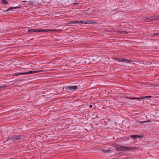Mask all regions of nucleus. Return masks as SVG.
Wrapping results in <instances>:
<instances>
[{"label":"nucleus","mask_w":159,"mask_h":159,"mask_svg":"<svg viewBox=\"0 0 159 159\" xmlns=\"http://www.w3.org/2000/svg\"><path fill=\"white\" fill-rule=\"evenodd\" d=\"M22 135H13L11 137H8L7 140L9 141H13L15 140H18L22 139Z\"/></svg>","instance_id":"obj_1"},{"label":"nucleus","mask_w":159,"mask_h":159,"mask_svg":"<svg viewBox=\"0 0 159 159\" xmlns=\"http://www.w3.org/2000/svg\"><path fill=\"white\" fill-rule=\"evenodd\" d=\"M116 60L119 62H124L126 63H130L131 62H133L134 61L133 60H129L126 59L124 58H115Z\"/></svg>","instance_id":"obj_2"},{"label":"nucleus","mask_w":159,"mask_h":159,"mask_svg":"<svg viewBox=\"0 0 159 159\" xmlns=\"http://www.w3.org/2000/svg\"><path fill=\"white\" fill-rule=\"evenodd\" d=\"M42 70H39L36 71H30L28 72H24L22 73H17V75H23L25 74H31L34 73H38L42 72Z\"/></svg>","instance_id":"obj_3"},{"label":"nucleus","mask_w":159,"mask_h":159,"mask_svg":"<svg viewBox=\"0 0 159 159\" xmlns=\"http://www.w3.org/2000/svg\"><path fill=\"white\" fill-rule=\"evenodd\" d=\"M48 30L44 29V30H38V29H31L28 30V32L31 34L33 32H45L49 31Z\"/></svg>","instance_id":"obj_4"},{"label":"nucleus","mask_w":159,"mask_h":159,"mask_svg":"<svg viewBox=\"0 0 159 159\" xmlns=\"http://www.w3.org/2000/svg\"><path fill=\"white\" fill-rule=\"evenodd\" d=\"M77 88L78 87L76 86H66V89H68L70 90H75L76 89H77Z\"/></svg>","instance_id":"obj_5"},{"label":"nucleus","mask_w":159,"mask_h":159,"mask_svg":"<svg viewBox=\"0 0 159 159\" xmlns=\"http://www.w3.org/2000/svg\"><path fill=\"white\" fill-rule=\"evenodd\" d=\"M151 98V96H145V97H141L140 98L132 97V98H129V99H142L144 98Z\"/></svg>","instance_id":"obj_6"},{"label":"nucleus","mask_w":159,"mask_h":159,"mask_svg":"<svg viewBox=\"0 0 159 159\" xmlns=\"http://www.w3.org/2000/svg\"><path fill=\"white\" fill-rule=\"evenodd\" d=\"M151 17H152V16H150L149 17L145 16L143 17V19L147 22H149L150 21H152V19H151Z\"/></svg>","instance_id":"obj_7"},{"label":"nucleus","mask_w":159,"mask_h":159,"mask_svg":"<svg viewBox=\"0 0 159 159\" xmlns=\"http://www.w3.org/2000/svg\"><path fill=\"white\" fill-rule=\"evenodd\" d=\"M130 148L126 146H121V150L126 151L130 150Z\"/></svg>","instance_id":"obj_8"},{"label":"nucleus","mask_w":159,"mask_h":159,"mask_svg":"<svg viewBox=\"0 0 159 159\" xmlns=\"http://www.w3.org/2000/svg\"><path fill=\"white\" fill-rule=\"evenodd\" d=\"M151 19H152V21L159 20V16H152V17H151Z\"/></svg>","instance_id":"obj_9"},{"label":"nucleus","mask_w":159,"mask_h":159,"mask_svg":"<svg viewBox=\"0 0 159 159\" xmlns=\"http://www.w3.org/2000/svg\"><path fill=\"white\" fill-rule=\"evenodd\" d=\"M82 20H75V21H70V23L75 24V23H81V22H82Z\"/></svg>","instance_id":"obj_10"},{"label":"nucleus","mask_w":159,"mask_h":159,"mask_svg":"<svg viewBox=\"0 0 159 159\" xmlns=\"http://www.w3.org/2000/svg\"><path fill=\"white\" fill-rule=\"evenodd\" d=\"M19 8V7H11L7 9L6 10V11H8L10 10H12V9H17V8Z\"/></svg>","instance_id":"obj_11"},{"label":"nucleus","mask_w":159,"mask_h":159,"mask_svg":"<svg viewBox=\"0 0 159 159\" xmlns=\"http://www.w3.org/2000/svg\"><path fill=\"white\" fill-rule=\"evenodd\" d=\"M116 148L117 151H120L121 150V146L120 147L119 145H116Z\"/></svg>","instance_id":"obj_12"},{"label":"nucleus","mask_w":159,"mask_h":159,"mask_svg":"<svg viewBox=\"0 0 159 159\" xmlns=\"http://www.w3.org/2000/svg\"><path fill=\"white\" fill-rule=\"evenodd\" d=\"M82 22H81V23H84V24H89V21L88 20H86L84 21H82Z\"/></svg>","instance_id":"obj_13"},{"label":"nucleus","mask_w":159,"mask_h":159,"mask_svg":"<svg viewBox=\"0 0 159 159\" xmlns=\"http://www.w3.org/2000/svg\"><path fill=\"white\" fill-rule=\"evenodd\" d=\"M120 33L121 34H125L128 33V32L125 31H120Z\"/></svg>","instance_id":"obj_14"},{"label":"nucleus","mask_w":159,"mask_h":159,"mask_svg":"<svg viewBox=\"0 0 159 159\" xmlns=\"http://www.w3.org/2000/svg\"><path fill=\"white\" fill-rule=\"evenodd\" d=\"M101 151L102 152H108L109 150H107L106 149H104V148H102L101 149Z\"/></svg>","instance_id":"obj_15"},{"label":"nucleus","mask_w":159,"mask_h":159,"mask_svg":"<svg viewBox=\"0 0 159 159\" xmlns=\"http://www.w3.org/2000/svg\"><path fill=\"white\" fill-rule=\"evenodd\" d=\"M2 2L4 4H7L8 2L6 0H2Z\"/></svg>","instance_id":"obj_16"},{"label":"nucleus","mask_w":159,"mask_h":159,"mask_svg":"<svg viewBox=\"0 0 159 159\" xmlns=\"http://www.w3.org/2000/svg\"><path fill=\"white\" fill-rule=\"evenodd\" d=\"M136 136V135H132L130 137L131 138L133 139H135L136 138H137Z\"/></svg>","instance_id":"obj_17"},{"label":"nucleus","mask_w":159,"mask_h":159,"mask_svg":"<svg viewBox=\"0 0 159 159\" xmlns=\"http://www.w3.org/2000/svg\"><path fill=\"white\" fill-rule=\"evenodd\" d=\"M159 34V33H155V34H153V35H152V36H157Z\"/></svg>","instance_id":"obj_18"},{"label":"nucleus","mask_w":159,"mask_h":159,"mask_svg":"<svg viewBox=\"0 0 159 159\" xmlns=\"http://www.w3.org/2000/svg\"><path fill=\"white\" fill-rule=\"evenodd\" d=\"M136 138H140L143 137L142 135H136Z\"/></svg>","instance_id":"obj_19"},{"label":"nucleus","mask_w":159,"mask_h":159,"mask_svg":"<svg viewBox=\"0 0 159 159\" xmlns=\"http://www.w3.org/2000/svg\"><path fill=\"white\" fill-rule=\"evenodd\" d=\"M95 23V21L94 20L89 21V24H93Z\"/></svg>","instance_id":"obj_20"},{"label":"nucleus","mask_w":159,"mask_h":159,"mask_svg":"<svg viewBox=\"0 0 159 159\" xmlns=\"http://www.w3.org/2000/svg\"><path fill=\"white\" fill-rule=\"evenodd\" d=\"M149 121H149V120L147 121H144L143 122V123H147V122H149Z\"/></svg>","instance_id":"obj_21"},{"label":"nucleus","mask_w":159,"mask_h":159,"mask_svg":"<svg viewBox=\"0 0 159 159\" xmlns=\"http://www.w3.org/2000/svg\"><path fill=\"white\" fill-rule=\"evenodd\" d=\"M4 86H0V89H1L2 88H4Z\"/></svg>","instance_id":"obj_22"},{"label":"nucleus","mask_w":159,"mask_h":159,"mask_svg":"<svg viewBox=\"0 0 159 159\" xmlns=\"http://www.w3.org/2000/svg\"><path fill=\"white\" fill-rule=\"evenodd\" d=\"M74 5H77V4H79V3H78L77 2L74 3Z\"/></svg>","instance_id":"obj_23"},{"label":"nucleus","mask_w":159,"mask_h":159,"mask_svg":"<svg viewBox=\"0 0 159 159\" xmlns=\"http://www.w3.org/2000/svg\"><path fill=\"white\" fill-rule=\"evenodd\" d=\"M92 105H89V107L90 108H91V107H92Z\"/></svg>","instance_id":"obj_24"},{"label":"nucleus","mask_w":159,"mask_h":159,"mask_svg":"<svg viewBox=\"0 0 159 159\" xmlns=\"http://www.w3.org/2000/svg\"><path fill=\"white\" fill-rule=\"evenodd\" d=\"M22 2H26V1H22Z\"/></svg>","instance_id":"obj_25"},{"label":"nucleus","mask_w":159,"mask_h":159,"mask_svg":"<svg viewBox=\"0 0 159 159\" xmlns=\"http://www.w3.org/2000/svg\"><path fill=\"white\" fill-rule=\"evenodd\" d=\"M134 61H133V62H133V63H134V62H135V61H134Z\"/></svg>","instance_id":"obj_26"}]
</instances>
